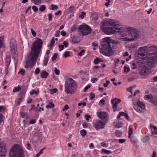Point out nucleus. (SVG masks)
Returning a JSON list of instances; mask_svg holds the SVG:
<instances>
[{
    "instance_id": "1",
    "label": "nucleus",
    "mask_w": 157,
    "mask_h": 157,
    "mask_svg": "<svg viewBox=\"0 0 157 157\" xmlns=\"http://www.w3.org/2000/svg\"><path fill=\"white\" fill-rule=\"evenodd\" d=\"M43 42L40 38H37L33 44L31 49V58L29 61L28 65L31 67L33 66L36 63L40 50L42 47Z\"/></svg>"
},
{
    "instance_id": "2",
    "label": "nucleus",
    "mask_w": 157,
    "mask_h": 157,
    "mask_svg": "<svg viewBox=\"0 0 157 157\" xmlns=\"http://www.w3.org/2000/svg\"><path fill=\"white\" fill-rule=\"evenodd\" d=\"M101 44L100 52L101 54L107 56H110L113 55V46L111 45V40L109 38H103Z\"/></svg>"
},
{
    "instance_id": "3",
    "label": "nucleus",
    "mask_w": 157,
    "mask_h": 157,
    "mask_svg": "<svg viewBox=\"0 0 157 157\" xmlns=\"http://www.w3.org/2000/svg\"><path fill=\"white\" fill-rule=\"evenodd\" d=\"M77 88V84L72 78L66 79L65 84V91L66 93L73 94L75 92Z\"/></svg>"
},
{
    "instance_id": "4",
    "label": "nucleus",
    "mask_w": 157,
    "mask_h": 157,
    "mask_svg": "<svg viewBox=\"0 0 157 157\" xmlns=\"http://www.w3.org/2000/svg\"><path fill=\"white\" fill-rule=\"evenodd\" d=\"M123 36L125 37L126 41H131L137 39L139 32L132 28H127Z\"/></svg>"
},
{
    "instance_id": "5",
    "label": "nucleus",
    "mask_w": 157,
    "mask_h": 157,
    "mask_svg": "<svg viewBox=\"0 0 157 157\" xmlns=\"http://www.w3.org/2000/svg\"><path fill=\"white\" fill-rule=\"evenodd\" d=\"M113 22L112 20H105L102 21L101 22L100 28L106 34H112V24Z\"/></svg>"
},
{
    "instance_id": "6",
    "label": "nucleus",
    "mask_w": 157,
    "mask_h": 157,
    "mask_svg": "<svg viewBox=\"0 0 157 157\" xmlns=\"http://www.w3.org/2000/svg\"><path fill=\"white\" fill-rule=\"evenodd\" d=\"M112 30L113 32L112 34L114 33L115 32H117L121 36H123V34L124 33L127 28L125 26H121V25L119 24H115L113 22V24H112Z\"/></svg>"
},
{
    "instance_id": "7",
    "label": "nucleus",
    "mask_w": 157,
    "mask_h": 157,
    "mask_svg": "<svg viewBox=\"0 0 157 157\" xmlns=\"http://www.w3.org/2000/svg\"><path fill=\"white\" fill-rule=\"evenodd\" d=\"M18 145L15 144L10 150V155L13 157H17V156L23 153L22 149L18 147Z\"/></svg>"
},
{
    "instance_id": "8",
    "label": "nucleus",
    "mask_w": 157,
    "mask_h": 157,
    "mask_svg": "<svg viewBox=\"0 0 157 157\" xmlns=\"http://www.w3.org/2000/svg\"><path fill=\"white\" fill-rule=\"evenodd\" d=\"M78 32H82V35H88L91 32L90 27L86 25H82L79 26L78 28Z\"/></svg>"
},
{
    "instance_id": "9",
    "label": "nucleus",
    "mask_w": 157,
    "mask_h": 157,
    "mask_svg": "<svg viewBox=\"0 0 157 157\" xmlns=\"http://www.w3.org/2000/svg\"><path fill=\"white\" fill-rule=\"evenodd\" d=\"M143 52L148 53L151 52H157V47L156 46L152 44H148L147 45L144 47H141L139 48Z\"/></svg>"
},
{
    "instance_id": "10",
    "label": "nucleus",
    "mask_w": 157,
    "mask_h": 157,
    "mask_svg": "<svg viewBox=\"0 0 157 157\" xmlns=\"http://www.w3.org/2000/svg\"><path fill=\"white\" fill-rule=\"evenodd\" d=\"M106 124L99 120H94L93 122L94 127L96 130L104 128Z\"/></svg>"
},
{
    "instance_id": "11",
    "label": "nucleus",
    "mask_w": 157,
    "mask_h": 157,
    "mask_svg": "<svg viewBox=\"0 0 157 157\" xmlns=\"http://www.w3.org/2000/svg\"><path fill=\"white\" fill-rule=\"evenodd\" d=\"M10 51L12 54H14L17 51V44L15 39L12 38L10 41Z\"/></svg>"
},
{
    "instance_id": "12",
    "label": "nucleus",
    "mask_w": 157,
    "mask_h": 157,
    "mask_svg": "<svg viewBox=\"0 0 157 157\" xmlns=\"http://www.w3.org/2000/svg\"><path fill=\"white\" fill-rule=\"evenodd\" d=\"M108 114L106 113L103 112H100L98 114V117L101 119L102 121L107 123L108 120Z\"/></svg>"
},
{
    "instance_id": "13",
    "label": "nucleus",
    "mask_w": 157,
    "mask_h": 157,
    "mask_svg": "<svg viewBox=\"0 0 157 157\" xmlns=\"http://www.w3.org/2000/svg\"><path fill=\"white\" fill-rule=\"evenodd\" d=\"M149 70V68L146 65H144L140 68L139 74L141 75H146L148 73Z\"/></svg>"
},
{
    "instance_id": "14",
    "label": "nucleus",
    "mask_w": 157,
    "mask_h": 157,
    "mask_svg": "<svg viewBox=\"0 0 157 157\" xmlns=\"http://www.w3.org/2000/svg\"><path fill=\"white\" fill-rule=\"evenodd\" d=\"M7 149L5 145H3L0 146V157H5Z\"/></svg>"
},
{
    "instance_id": "15",
    "label": "nucleus",
    "mask_w": 157,
    "mask_h": 157,
    "mask_svg": "<svg viewBox=\"0 0 157 157\" xmlns=\"http://www.w3.org/2000/svg\"><path fill=\"white\" fill-rule=\"evenodd\" d=\"M121 101V100L119 99H117V98H115L113 100H111V103L113 104L112 107L113 109L117 108V105Z\"/></svg>"
},
{
    "instance_id": "16",
    "label": "nucleus",
    "mask_w": 157,
    "mask_h": 157,
    "mask_svg": "<svg viewBox=\"0 0 157 157\" xmlns=\"http://www.w3.org/2000/svg\"><path fill=\"white\" fill-rule=\"evenodd\" d=\"M48 74L45 71H43L41 74V76L42 78H46L48 75Z\"/></svg>"
},
{
    "instance_id": "17",
    "label": "nucleus",
    "mask_w": 157,
    "mask_h": 157,
    "mask_svg": "<svg viewBox=\"0 0 157 157\" xmlns=\"http://www.w3.org/2000/svg\"><path fill=\"white\" fill-rule=\"evenodd\" d=\"M137 104L138 106L141 109H145V105L142 102L139 101L137 102Z\"/></svg>"
},
{
    "instance_id": "18",
    "label": "nucleus",
    "mask_w": 157,
    "mask_h": 157,
    "mask_svg": "<svg viewBox=\"0 0 157 157\" xmlns=\"http://www.w3.org/2000/svg\"><path fill=\"white\" fill-rule=\"evenodd\" d=\"M136 62L138 67H139L140 68L141 67H143V66L145 65V64L143 63L142 60H138Z\"/></svg>"
},
{
    "instance_id": "19",
    "label": "nucleus",
    "mask_w": 157,
    "mask_h": 157,
    "mask_svg": "<svg viewBox=\"0 0 157 157\" xmlns=\"http://www.w3.org/2000/svg\"><path fill=\"white\" fill-rule=\"evenodd\" d=\"M72 43L73 44H77L79 43V41L75 36L72 37Z\"/></svg>"
},
{
    "instance_id": "20",
    "label": "nucleus",
    "mask_w": 157,
    "mask_h": 157,
    "mask_svg": "<svg viewBox=\"0 0 157 157\" xmlns=\"http://www.w3.org/2000/svg\"><path fill=\"white\" fill-rule=\"evenodd\" d=\"M48 59L49 57L48 56L47 57H45L44 58L43 63L44 66L47 65V63H48Z\"/></svg>"
},
{
    "instance_id": "21",
    "label": "nucleus",
    "mask_w": 157,
    "mask_h": 157,
    "mask_svg": "<svg viewBox=\"0 0 157 157\" xmlns=\"http://www.w3.org/2000/svg\"><path fill=\"white\" fill-rule=\"evenodd\" d=\"M11 62V59L10 58H7L6 59L5 63L6 66L8 67L10 64Z\"/></svg>"
},
{
    "instance_id": "22",
    "label": "nucleus",
    "mask_w": 157,
    "mask_h": 157,
    "mask_svg": "<svg viewBox=\"0 0 157 157\" xmlns=\"http://www.w3.org/2000/svg\"><path fill=\"white\" fill-rule=\"evenodd\" d=\"M100 62H102V61L99 58H95L94 60V63L95 64H97L99 63Z\"/></svg>"
},
{
    "instance_id": "23",
    "label": "nucleus",
    "mask_w": 157,
    "mask_h": 157,
    "mask_svg": "<svg viewBox=\"0 0 157 157\" xmlns=\"http://www.w3.org/2000/svg\"><path fill=\"white\" fill-rule=\"evenodd\" d=\"M54 104L51 102H50L49 104L47 105L46 106V107L47 108H51L52 107H54Z\"/></svg>"
},
{
    "instance_id": "24",
    "label": "nucleus",
    "mask_w": 157,
    "mask_h": 157,
    "mask_svg": "<svg viewBox=\"0 0 157 157\" xmlns=\"http://www.w3.org/2000/svg\"><path fill=\"white\" fill-rule=\"evenodd\" d=\"M46 6L44 5H41L39 8V10L41 12H43L46 9Z\"/></svg>"
},
{
    "instance_id": "25",
    "label": "nucleus",
    "mask_w": 157,
    "mask_h": 157,
    "mask_svg": "<svg viewBox=\"0 0 157 157\" xmlns=\"http://www.w3.org/2000/svg\"><path fill=\"white\" fill-rule=\"evenodd\" d=\"M21 90V87L20 86H18V87H15L14 88L13 91L14 93L17 92L20 90Z\"/></svg>"
},
{
    "instance_id": "26",
    "label": "nucleus",
    "mask_w": 157,
    "mask_h": 157,
    "mask_svg": "<svg viewBox=\"0 0 157 157\" xmlns=\"http://www.w3.org/2000/svg\"><path fill=\"white\" fill-rule=\"evenodd\" d=\"M80 133L82 136L84 137L86 134V131L84 129L80 131Z\"/></svg>"
},
{
    "instance_id": "27",
    "label": "nucleus",
    "mask_w": 157,
    "mask_h": 157,
    "mask_svg": "<svg viewBox=\"0 0 157 157\" xmlns=\"http://www.w3.org/2000/svg\"><path fill=\"white\" fill-rule=\"evenodd\" d=\"M101 151L102 152L105 153L106 154H109L112 153V152L111 151L109 150H107L104 149H102L101 150Z\"/></svg>"
},
{
    "instance_id": "28",
    "label": "nucleus",
    "mask_w": 157,
    "mask_h": 157,
    "mask_svg": "<svg viewBox=\"0 0 157 157\" xmlns=\"http://www.w3.org/2000/svg\"><path fill=\"white\" fill-rule=\"evenodd\" d=\"M54 43H55V38L53 37L52 38L50 44V45H49L50 47L51 48H52L53 47V45L54 44Z\"/></svg>"
},
{
    "instance_id": "29",
    "label": "nucleus",
    "mask_w": 157,
    "mask_h": 157,
    "mask_svg": "<svg viewBox=\"0 0 157 157\" xmlns=\"http://www.w3.org/2000/svg\"><path fill=\"white\" fill-rule=\"evenodd\" d=\"M115 135L117 136H120L122 135V132L118 130L116 131L115 132Z\"/></svg>"
},
{
    "instance_id": "30",
    "label": "nucleus",
    "mask_w": 157,
    "mask_h": 157,
    "mask_svg": "<svg viewBox=\"0 0 157 157\" xmlns=\"http://www.w3.org/2000/svg\"><path fill=\"white\" fill-rule=\"evenodd\" d=\"M125 113L123 112H120L119 113V114L117 116V119H119L120 118L121 116H124V115L125 114Z\"/></svg>"
},
{
    "instance_id": "31",
    "label": "nucleus",
    "mask_w": 157,
    "mask_h": 157,
    "mask_svg": "<svg viewBox=\"0 0 157 157\" xmlns=\"http://www.w3.org/2000/svg\"><path fill=\"white\" fill-rule=\"evenodd\" d=\"M134 108L136 110V111L137 112H138L140 113L142 112V110L140 109V108L138 106L135 105L134 107Z\"/></svg>"
},
{
    "instance_id": "32",
    "label": "nucleus",
    "mask_w": 157,
    "mask_h": 157,
    "mask_svg": "<svg viewBox=\"0 0 157 157\" xmlns=\"http://www.w3.org/2000/svg\"><path fill=\"white\" fill-rule=\"evenodd\" d=\"M33 1L36 5H39L41 3V0H34Z\"/></svg>"
},
{
    "instance_id": "33",
    "label": "nucleus",
    "mask_w": 157,
    "mask_h": 157,
    "mask_svg": "<svg viewBox=\"0 0 157 157\" xmlns=\"http://www.w3.org/2000/svg\"><path fill=\"white\" fill-rule=\"evenodd\" d=\"M70 52L69 51L66 52L63 55V57L65 58H66L67 57L70 56V55L69 54Z\"/></svg>"
},
{
    "instance_id": "34",
    "label": "nucleus",
    "mask_w": 157,
    "mask_h": 157,
    "mask_svg": "<svg viewBox=\"0 0 157 157\" xmlns=\"http://www.w3.org/2000/svg\"><path fill=\"white\" fill-rule=\"evenodd\" d=\"M152 95L151 94L149 95H145L144 97V98L146 100H149L151 99V97Z\"/></svg>"
},
{
    "instance_id": "35",
    "label": "nucleus",
    "mask_w": 157,
    "mask_h": 157,
    "mask_svg": "<svg viewBox=\"0 0 157 157\" xmlns=\"http://www.w3.org/2000/svg\"><path fill=\"white\" fill-rule=\"evenodd\" d=\"M77 25L75 24L73 25L71 28V30L72 31H75L77 29Z\"/></svg>"
},
{
    "instance_id": "36",
    "label": "nucleus",
    "mask_w": 157,
    "mask_h": 157,
    "mask_svg": "<svg viewBox=\"0 0 157 157\" xmlns=\"http://www.w3.org/2000/svg\"><path fill=\"white\" fill-rule=\"evenodd\" d=\"M132 65L133 66V67H132V69H134L138 67L137 64V62L133 63Z\"/></svg>"
},
{
    "instance_id": "37",
    "label": "nucleus",
    "mask_w": 157,
    "mask_h": 157,
    "mask_svg": "<svg viewBox=\"0 0 157 157\" xmlns=\"http://www.w3.org/2000/svg\"><path fill=\"white\" fill-rule=\"evenodd\" d=\"M90 100L93 99L95 97V94L94 93L91 92L90 93Z\"/></svg>"
},
{
    "instance_id": "38",
    "label": "nucleus",
    "mask_w": 157,
    "mask_h": 157,
    "mask_svg": "<svg viewBox=\"0 0 157 157\" xmlns=\"http://www.w3.org/2000/svg\"><path fill=\"white\" fill-rule=\"evenodd\" d=\"M85 50L84 49L82 50L78 54V55L80 56H82L84 53Z\"/></svg>"
},
{
    "instance_id": "39",
    "label": "nucleus",
    "mask_w": 157,
    "mask_h": 157,
    "mask_svg": "<svg viewBox=\"0 0 157 157\" xmlns=\"http://www.w3.org/2000/svg\"><path fill=\"white\" fill-rule=\"evenodd\" d=\"M20 115L21 117L23 118H24L25 117H27V114L26 113H21Z\"/></svg>"
},
{
    "instance_id": "40",
    "label": "nucleus",
    "mask_w": 157,
    "mask_h": 157,
    "mask_svg": "<svg viewBox=\"0 0 157 157\" xmlns=\"http://www.w3.org/2000/svg\"><path fill=\"white\" fill-rule=\"evenodd\" d=\"M51 6L52 7V10H56L58 8V7L57 5L52 4L51 5Z\"/></svg>"
},
{
    "instance_id": "41",
    "label": "nucleus",
    "mask_w": 157,
    "mask_h": 157,
    "mask_svg": "<svg viewBox=\"0 0 157 157\" xmlns=\"http://www.w3.org/2000/svg\"><path fill=\"white\" fill-rule=\"evenodd\" d=\"M57 54L56 53H55L54 54L53 56L52 57V60L53 61H54L56 59L57 57Z\"/></svg>"
},
{
    "instance_id": "42",
    "label": "nucleus",
    "mask_w": 157,
    "mask_h": 157,
    "mask_svg": "<svg viewBox=\"0 0 157 157\" xmlns=\"http://www.w3.org/2000/svg\"><path fill=\"white\" fill-rule=\"evenodd\" d=\"M54 72L55 74L57 75H58L59 74L60 71L59 70L57 69L56 68H55L54 70Z\"/></svg>"
},
{
    "instance_id": "43",
    "label": "nucleus",
    "mask_w": 157,
    "mask_h": 157,
    "mask_svg": "<svg viewBox=\"0 0 157 157\" xmlns=\"http://www.w3.org/2000/svg\"><path fill=\"white\" fill-rule=\"evenodd\" d=\"M49 21H52V13H50L48 14Z\"/></svg>"
},
{
    "instance_id": "44",
    "label": "nucleus",
    "mask_w": 157,
    "mask_h": 157,
    "mask_svg": "<svg viewBox=\"0 0 157 157\" xmlns=\"http://www.w3.org/2000/svg\"><path fill=\"white\" fill-rule=\"evenodd\" d=\"M132 133L133 131L132 128L129 127L128 131V135H129V136H130L132 134Z\"/></svg>"
},
{
    "instance_id": "45",
    "label": "nucleus",
    "mask_w": 157,
    "mask_h": 157,
    "mask_svg": "<svg viewBox=\"0 0 157 157\" xmlns=\"http://www.w3.org/2000/svg\"><path fill=\"white\" fill-rule=\"evenodd\" d=\"M137 78V77H136L135 78L133 77H131L128 79V81L129 82H131L133 81V80Z\"/></svg>"
},
{
    "instance_id": "46",
    "label": "nucleus",
    "mask_w": 157,
    "mask_h": 157,
    "mask_svg": "<svg viewBox=\"0 0 157 157\" xmlns=\"http://www.w3.org/2000/svg\"><path fill=\"white\" fill-rule=\"evenodd\" d=\"M124 71L125 72H127L130 71V68L129 67H127L126 66H124Z\"/></svg>"
},
{
    "instance_id": "47",
    "label": "nucleus",
    "mask_w": 157,
    "mask_h": 157,
    "mask_svg": "<svg viewBox=\"0 0 157 157\" xmlns=\"http://www.w3.org/2000/svg\"><path fill=\"white\" fill-rule=\"evenodd\" d=\"M110 81L109 80H106V82L103 84V86L104 87H106L108 86V85L110 83Z\"/></svg>"
},
{
    "instance_id": "48",
    "label": "nucleus",
    "mask_w": 157,
    "mask_h": 157,
    "mask_svg": "<svg viewBox=\"0 0 157 157\" xmlns=\"http://www.w3.org/2000/svg\"><path fill=\"white\" fill-rule=\"evenodd\" d=\"M32 8L35 12H36L38 11V9L37 7L35 6H32Z\"/></svg>"
},
{
    "instance_id": "49",
    "label": "nucleus",
    "mask_w": 157,
    "mask_h": 157,
    "mask_svg": "<svg viewBox=\"0 0 157 157\" xmlns=\"http://www.w3.org/2000/svg\"><path fill=\"white\" fill-rule=\"evenodd\" d=\"M40 72V70L39 68H36L35 71V73L36 75H38Z\"/></svg>"
},
{
    "instance_id": "50",
    "label": "nucleus",
    "mask_w": 157,
    "mask_h": 157,
    "mask_svg": "<svg viewBox=\"0 0 157 157\" xmlns=\"http://www.w3.org/2000/svg\"><path fill=\"white\" fill-rule=\"evenodd\" d=\"M31 33H32V35H33V36H34V37H35L36 35V33L35 32L33 29H31Z\"/></svg>"
},
{
    "instance_id": "51",
    "label": "nucleus",
    "mask_w": 157,
    "mask_h": 157,
    "mask_svg": "<svg viewBox=\"0 0 157 157\" xmlns=\"http://www.w3.org/2000/svg\"><path fill=\"white\" fill-rule=\"evenodd\" d=\"M30 94L31 95H32L33 94H38V92L37 91H36L35 90H32V91L30 92Z\"/></svg>"
},
{
    "instance_id": "52",
    "label": "nucleus",
    "mask_w": 157,
    "mask_h": 157,
    "mask_svg": "<svg viewBox=\"0 0 157 157\" xmlns=\"http://www.w3.org/2000/svg\"><path fill=\"white\" fill-rule=\"evenodd\" d=\"M74 9H75V7L74 6H71L68 8L69 11L70 12H71L73 10H74Z\"/></svg>"
},
{
    "instance_id": "53",
    "label": "nucleus",
    "mask_w": 157,
    "mask_h": 157,
    "mask_svg": "<svg viewBox=\"0 0 157 157\" xmlns=\"http://www.w3.org/2000/svg\"><path fill=\"white\" fill-rule=\"evenodd\" d=\"M86 13L83 11L81 13V14L79 15V17H81L82 19H83L84 17V15H86Z\"/></svg>"
},
{
    "instance_id": "54",
    "label": "nucleus",
    "mask_w": 157,
    "mask_h": 157,
    "mask_svg": "<svg viewBox=\"0 0 157 157\" xmlns=\"http://www.w3.org/2000/svg\"><path fill=\"white\" fill-rule=\"evenodd\" d=\"M58 47L59 48H61L59 49V51H60L61 50H62L63 49V48H64V45H59L58 46Z\"/></svg>"
},
{
    "instance_id": "55",
    "label": "nucleus",
    "mask_w": 157,
    "mask_h": 157,
    "mask_svg": "<svg viewBox=\"0 0 157 157\" xmlns=\"http://www.w3.org/2000/svg\"><path fill=\"white\" fill-rule=\"evenodd\" d=\"M25 73V71L24 70L21 69L20 71L19 72H18V73H21V75H23Z\"/></svg>"
},
{
    "instance_id": "56",
    "label": "nucleus",
    "mask_w": 157,
    "mask_h": 157,
    "mask_svg": "<svg viewBox=\"0 0 157 157\" xmlns=\"http://www.w3.org/2000/svg\"><path fill=\"white\" fill-rule=\"evenodd\" d=\"M98 80V79L97 78H92L91 79V81L92 82L94 83L96 82Z\"/></svg>"
},
{
    "instance_id": "57",
    "label": "nucleus",
    "mask_w": 157,
    "mask_h": 157,
    "mask_svg": "<svg viewBox=\"0 0 157 157\" xmlns=\"http://www.w3.org/2000/svg\"><path fill=\"white\" fill-rule=\"evenodd\" d=\"M82 126L84 128H87L88 126L86 122H84L82 123Z\"/></svg>"
},
{
    "instance_id": "58",
    "label": "nucleus",
    "mask_w": 157,
    "mask_h": 157,
    "mask_svg": "<svg viewBox=\"0 0 157 157\" xmlns=\"http://www.w3.org/2000/svg\"><path fill=\"white\" fill-rule=\"evenodd\" d=\"M126 141L125 139H120L119 140V142L120 143H122Z\"/></svg>"
},
{
    "instance_id": "59",
    "label": "nucleus",
    "mask_w": 157,
    "mask_h": 157,
    "mask_svg": "<svg viewBox=\"0 0 157 157\" xmlns=\"http://www.w3.org/2000/svg\"><path fill=\"white\" fill-rule=\"evenodd\" d=\"M36 122V120L35 119H32L30 121L29 123L30 124H35Z\"/></svg>"
},
{
    "instance_id": "60",
    "label": "nucleus",
    "mask_w": 157,
    "mask_h": 157,
    "mask_svg": "<svg viewBox=\"0 0 157 157\" xmlns=\"http://www.w3.org/2000/svg\"><path fill=\"white\" fill-rule=\"evenodd\" d=\"M85 117L86 118V119L87 121L89 120V118H91V117L90 115H85Z\"/></svg>"
},
{
    "instance_id": "61",
    "label": "nucleus",
    "mask_w": 157,
    "mask_h": 157,
    "mask_svg": "<svg viewBox=\"0 0 157 157\" xmlns=\"http://www.w3.org/2000/svg\"><path fill=\"white\" fill-rule=\"evenodd\" d=\"M63 44L64 45V46L65 47H67L69 45L68 43L66 41H63Z\"/></svg>"
},
{
    "instance_id": "62",
    "label": "nucleus",
    "mask_w": 157,
    "mask_h": 157,
    "mask_svg": "<svg viewBox=\"0 0 157 157\" xmlns=\"http://www.w3.org/2000/svg\"><path fill=\"white\" fill-rule=\"evenodd\" d=\"M90 85H88L87 86H86L85 88L84 89V91L85 92L88 88H90Z\"/></svg>"
},
{
    "instance_id": "63",
    "label": "nucleus",
    "mask_w": 157,
    "mask_h": 157,
    "mask_svg": "<svg viewBox=\"0 0 157 157\" xmlns=\"http://www.w3.org/2000/svg\"><path fill=\"white\" fill-rule=\"evenodd\" d=\"M155 105H157V99H155V100L151 101Z\"/></svg>"
},
{
    "instance_id": "64",
    "label": "nucleus",
    "mask_w": 157,
    "mask_h": 157,
    "mask_svg": "<svg viewBox=\"0 0 157 157\" xmlns=\"http://www.w3.org/2000/svg\"><path fill=\"white\" fill-rule=\"evenodd\" d=\"M98 16L95 15L93 17V19L94 20L96 21L98 20Z\"/></svg>"
}]
</instances>
